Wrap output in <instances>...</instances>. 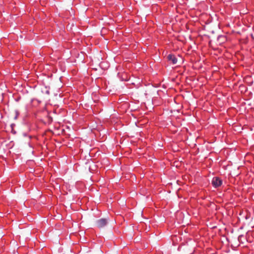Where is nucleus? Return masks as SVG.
<instances>
[{
    "label": "nucleus",
    "instance_id": "obj_6",
    "mask_svg": "<svg viewBox=\"0 0 254 254\" xmlns=\"http://www.w3.org/2000/svg\"><path fill=\"white\" fill-rule=\"evenodd\" d=\"M243 236L242 235H240L238 237V239L240 240V238L242 237Z\"/></svg>",
    "mask_w": 254,
    "mask_h": 254
},
{
    "label": "nucleus",
    "instance_id": "obj_3",
    "mask_svg": "<svg viewBox=\"0 0 254 254\" xmlns=\"http://www.w3.org/2000/svg\"><path fill=\"white\" fill-rule=\"evenodd\" d=\"M167 59L171 64H176L178 62L177 59L173 54H169L167 56Z\"/></svg>",
    "mask_w": 254,
    "mask_h": 254
},
{
    "label": "nucleus",
    "instance_id": "obj_2",
    "mask_svg": "<svg viewBox=\"0 0 254 254\" xmlns=\"http://www.w3.org/2000/svg\"><path fill=\"white\" fill-rule=\"evenodd\" d=\"M222 184V180L218 177H214L212 181L213 187L216 188L220 187Z\"/></svg>",
    "mask_w": 254,
    "mask_h": 254
},
{
    "label": "nucleus",
    "instance_id": "obj_4",
    "mask_svg": "<svg viewBox=\"0 0 254 254\" xmlns=\"http://www.w3.org/2000/svg\"><path fill=\"white\" fill-rule=\"evenodd\" d=\"M218 41L221 43H223L226 41V37L225 36L219 35L217 38Z\"/></svg>",
    "mask_w": 254,
    "mask_h": 254
},
{
    "label": "nucleus",
    "instance_id": "obj_1",
    "mask_svg": "<svg viewBox=\"0 0 254 254\" xmlns=\"http://www.w3.org/2000/svg\"><path fill=\"white\" fill-rule=\"evenodd\" d=\"M108 222V220L106 218H101L96 221V226L99 228H101L105 226Z\"/></svg>",
    "mask_w": 254,
    "mask_h": 254
},
{
    "label": "nucleus",
    "instance_id": "obj_5",
    "mask_svg": "<svg viewBox=\"0 0 254 254\" xmlns=\"http://www.w3.org/2000/svg\"><path fill=\"white\" fill-rule=\"evenodd\" d=\"M15 119H17V118L19 115V113L18 111V110H15Z\"/></svg>",
    "mask_w": 254,
    "mask_h": 254
}]
</instances>
